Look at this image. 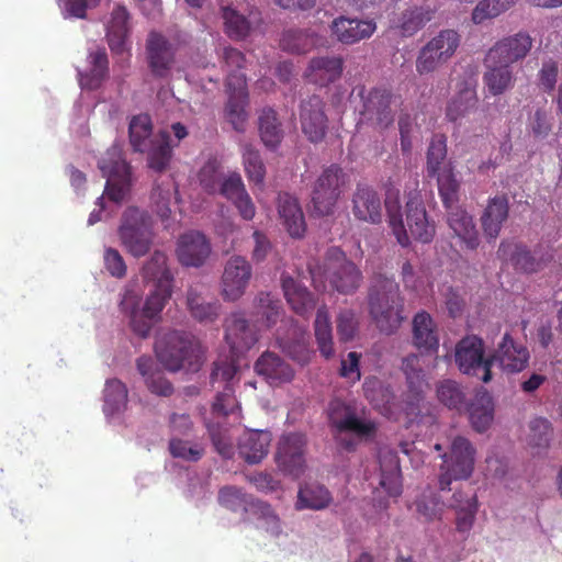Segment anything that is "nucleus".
Instances as JSON below:
<instances>
[{"instance_id":"22","label":"nucleus","mask_w":562,"mask_h":562,"mask_svg":"<svg viewBox=\"0 0 562 562\" xmlns=\"http://www.w3.org/2000/svg\"><path fill=\"white\" fill-rule=\"evenodd\" d=\"M210 255V241L201 232L191 231L179 237L177 256L181 265L199 268Z\"/></svg>"},{"instance_id":"31","label":"nucleus","mask_w":562,"mask_h":562,"mask_svg":"<svg viewBox=\"0 0 562 562\" xmlns=\"http://www.w3.org/2000/svg\"><path fill=\"white\" fill-rule=\"evenodd\" d=\"M508 214L509 202L505 195H498L490 200L481 216L483 234L490 241L498 237L502 225L507 221Z\"/></svg>"},{"instance_id":"12","label":"nucleus","mask_w":562,"mask_h":562,"mask_svg":"<svg viewBox=\"0 0 562 562\" xmlns=\"http://www.w3.org/2000/svg\"><path fill=\"white\" fill-rule=\"evenodd\" d=\"M497 256L508 261L520 273L532 274L543 270L552 260L553 251L550 246L541 243L529 248L521 243L503 240L499 244Z\"/></svg>"},{"instance_id":"1","label":"nucleus","mask_w":562,"mask_h":562,"mask_svg":"<svg viewBox=\"0 0 562 562\" xmlns=\"http://www.w3.org/2000/svg\"><path fill=\"white\" fill-rule=\"evenodd\" d=\"M142 276L148 289L145 302H142L136 291L127 290L121 301V307L128 313L133 331L146 338L171 295L172 274L167 267L166 255L156 250L143 266Z\"/></svg>"},{"instance_id":"27","label":"nucleus","mask_w":562,"mask_h":562,"mask_svg":"<svg viewBox=\"0 0 562 562\" xmlns=\"http://www.w3.org/2000/svg\"><path fill=\"white\" fill-rule=\"evenodd\" d=\"M380 465V486L389 496L397 497L402 493L401 467L397 452L382 447L378 453Z\"/></svg>"},{"instance_id":"7","label":"nucleus","mask_w":562,"mask_h":562,"mask_svg":"<svg viewBox=\"0 0 562 562\" xmlns=\"http://www.w3.org/2000/svg\"><path fill=\"white\" fill-rule=\"evenodd\" d=\"M128 132L133 149L138 153L148 151V167L156 172L167 170L172 154L169 133L160 132L149 139L151 121L147 114L134 116L130 123Z\"/></svg>"},{"instance_id":"19","label":"nucleus","mask_w":562,"mask_h":562,"mask_svg":"<svg viewBox=\"0 0 562 562\" xmlns=\"http://www.w3.org/2000/svg\"><path fill=\"white\" fill-rule=\"evenodd\" d=\"M532 47V38L528 33L519 32L504 37L490 48L485 63L509 66L527 56Z\"/></svg>"},{"instance_id":"21","label":"nucleus","mask_w":562,"mask_h":562,"mask_svg":"<svg viewBox=\"0 0 562 562\" xmlns=\"http://www.w3.org/2000/svg\"><path fill=\"white\" fill-rule=\"evenodd\" d=\"M300 120L302 131L311 142L318 143L324 138L327 130V116L319 97L310 95L302 100Z\"/></svg>"},{"instance_id":"60","label":"nucleus","mask_w":562,"mask_h":562,"mask_svg":"<svg viewBox=\"0 0 562 562\" xmlns=\"http://www.w3.org/2000/svg\"><path fill=\"white\" fill-rule=\"evenodd\" d=\"M209 435L215 450L226 459L232 458L234 453V439L228 428L220 424L207 425Z\"/></svg>"},{"instance_id":"52","label":"nucleus","mask_w":562,"mask_h":562,"mask_svg":"<svg viewBox=\"0 0 562 562\" xmlns=\"http://www.w3.org/2000/svg\"><path fill=\"white\" fill-rule=\"evenodd\" d=\"M518 0H481L472 11V22L482 24L501 15L513 7Z\"/></svg>"},{"instance_id":"17","label":"nucleus","mask_w":562,"mask_h":562,"mask_svg":"<svg viewBox=\"0 0 562 562\" xmlns=\"http://www.w3.org/2000/svg\"><path fill=\"white\" fill-rule=\"evenodd\" d=\"M392 93L385 89H373L363 97L361 120L378 130H385L394 121Z\"/></svg>"},{"instance_id":"29","label":"nucleus","mask_w":562,"mask_h":562,"mask_svg":"<svg viewBox=\"0 0 562 562\" xmlns=\"http://www.w3.org/2000/svg\"><path fill=\"white\" fill-rule=\"evenodd\" d=\"M278 212L289 235L293 238H302L306 231V224L297 200L288 193L279 194Z\"/></svg>"},{"instance_id":"9","label":"nucleus","mask_w":562,"mask_h":562,"mask_svg":"<svg viewBox=\"0 0 562 562\" xmlns=\"http://www.w3.org/2000/svg\"><path fill=\"white\" fill-rule=\"evenodd\" d=\"M348 182V175L338 165L325 168L314 182L311 192V215L316 217L331 215Z\"/></svg>"},{"instance_id":"6","label":"nucleus","mask_w":562,"mask_h":562,"mask_svg":"<svg viewBox=\"0 0 562 562\" xmlns=\"http://www.w3.org/2000/svg\"><path fill=\"white\" fill-rule=\"evenodd\" d=\"M308 272L315 285L325 278L333 290L344 295L356 293L363 279L360 269L338 248L327 251L324 265L310 263Z\"/></svg>"},{"instance_id":"8","label":"nucleus","mask_w":562,"mask_h":562,"mask_svg":"<svg viewBox=\"0 0 562 562\" xmlns=\"http://www.w3.org/2000/svg\"><path fill=\"white\" fill-rule=\"evenodd\" d=\"M119 237L125 249L134 257L146 255L155 238L151 216L136 206L127 207L119 226Z\"/></svg>"},{"instance_id":"46","label":"nucleus","mask_w":562,"mask_h":562,"mask_svg":"<svg viewBox=\"0 0 562 562\" xmlns=\"http://www.w3.org/2000/svg\"><path fill=\"white\" fill-rule=\"evenodd\" d=\"M315 45V34L302 29L285 30L280 38L281 48L292 54H305Z\"/></svg>"},{"instance_id":"53","label":"nucleus","mask_w":562,"mask_h":562,"mask_svg":"<svg viewBox=\"0 0 562 562\" xmlns=\"http://www.w3.org/2000/svg\"><path fill=\"white\" fill-rule=\"evenodd\" d=\"M436 177L438 190L445 207L447 209L458 205L459 182L454 178L452 168L450 166H443L442 170L436 175Z\"/></svg>"},{"instance_id":"13","label":"nucleus","mask_w":562,"mask_h":562,"mask_svg":"<svg viewBox=\"0 0 562 562\" xmlns=\"http://www.w3.org/2000/svg\"><path fill=\"white\" fill-rule=\"evenodd\" d=\"M99 168L106 178L104 193L111 201L121 203L128 194L132 184L131 167L122 157L121 147L112 146L99 160Z\"/></svg>"},{"instance_id":"32","label":"nucleus","mask_w":562,"mask_h":562,"mask_svg":"<svg viewBox=\"0 0 562 562\" xmlns=\"http://www.w3.org/2000/svg\"><path fill=\"white\" fill-rule=\"evenodd\" d=\"M342 64V58L339 56L314 57L310 60L306 77L311 82L327 86L340 78Z\"/></svg>"},{"instance_id":"43","label":"nucleus","mask_w":562,"mask_h":562,"mask_svg":"<svg viewBox=\"0 0 562 562\" xmlns=\"http://www.w3.org/2000/svg\"><path fill=\"white\" fill-rule=\"evenodd\" d=\"M222 16L226 33L234 40H243L248 36L252 25L259 21L257 13H251L247 18L231 7L222 8Z\"/></svg>"},{"instance_id":"40","label":"nucleus","mask_w":562,"mask_h":562,"mask_svg":"<svg viewBox=\"0 0 562 562\" xmlns=\"http://www.w3.org/2000/svg\"><path fill=\"white\" fill-rule=\"evenodd\" d=\"M446 210L449 227L470 249H475L479 245V238L472 217L459 205Z\"/></svg>"},{"instance_id":"44","label":"nucleus","mask_w":562,"mask_h":562,"mask_svg":"<svg viewBox=\"0 0 562 562\" xmlns=\"http://www.w3.org/2000/svg\"><path fill=\"white\" fill-rule=\"evenodd\" d=\"M331 499L329 491L324 485L308 483L300 487L295 507L297 509L321 510L326 508Z\"/></svg>"},{"instance_id":"59","label":"nucleus","mask_w":562,"mask_h":562,"mask_svg":"<svg viewBox=\"0 0 562 562\" xmlns=\"http://www.w3.org/2000/svg\"><path fill=\"white\" fill-rule=\"evenodd\" d=\"M337 335L341 341H351L359 331V318L351 308H341L336 316Z\"/></svg>"},{"instance_id":"35","label":"nucleus","mask_w":562,"mask_h":562,"mask_svg":"<svg viewBox=\"0 0 562 562\" xmlns=\"http://www.w3.org/2000/svg\"><path fill=\"white\" fill-rule=\"evenodd\" d=\"M282 289L291 308L301 316H307L315 307L313 294L305 285L290 276H282Z\"/></svg>"},{"instance_id":"33","label":"nucleus","mask_w":562,"mask_h":562,"mask_svg":"<svg viewBox=\"0 0 562 562\" xmlns=\"http://www.w3.org/2000/svg\"><path fill=\"white\" fill-rule=\"evenodd\" d=\"M375 30L372 21L339 16L331 23L333 34L344 44H353L370 37Z\"/></svg>"},{"instance_id":"5","label":"nucleus","mask_w":562,"mask_h":562,"mask_svg":"<svg viewBox=\"0 0 562 562\" xmlns=\"http://www.w3.org/2000/svg\"><path fill=\"white\" fill-rule=\"evenodd\" d=\"M156 356L170 372H198L204 361L200 341L190 333L169 330L156 342Z\"/></svg>"},{"instance_id":"56","label":"nucleus","mask_w":562,"mask_h":562,"mask_svg":"<svg viewBox=\"0 0 562 562\" xmlns=\"http://www.w3.org/2000/svg\"><path fill=\"white\" fill-rule=\"evenodd\" d=\"M243 159L248 178L256 183L265 179L266 167L259 150L249 143L243 145Z\"/></svg>"},{"instance_id":"42","label":"nucleus","mask_w":562,"mask_h":562,"mask_svg":"<svg viewBox=\"0 0 562 562\" xmlns=\"http://www.w3.org/2000/svg\"><path fill=\"white\" fill-rule=\"evenodd\" d=\"M445 506L453 508L457 513V529L460 532L468 531L472 527L476 513L474 494L456 491L449 498L445 497Z\"/></svg>"},{"instance_id":"41","label":"nucleus","mask_w":562,"mask_h":562,"mask_svg":"<svg viewBox=\"0 0 562 562\" xmlns=\"http://www.w3.org/2000/svg\"><path fill=\"white\" fill-rule=\"evenodd\" d=\"M258 131L263 145L274 150L284 137V130L278 113L272 108H263L258 116Z\"/></svg>"},{"instance_id":"37","label":"nucleus","mask_w":562,"mask_h":562,"mask_svg":"<svg viewBox=\"0 0 562 562\" xmlns=\"http://www.w3.org/2000/svg\"><path fill=\"white\" fill-rule=\"evenodd\" d=\"M147 56L153 74L159 77L166 74L173 59L170 43L157 33L149 34L147 40Z\"/></svg>"},{"instance_id":"36","label":"nucleus","mask_w":562,"mask_h":562,"mask_svg":"<svg viewBox=\"0 0 562 562\" xmlns=\"http://www.w3.org/2000/svg\"><path fill=\"white\" fill-rule=\"evenodd\" d=\"M271 442L268 431H246L239 439L238 453L249 464H257L267 456Z\"/></svg>"},{"instance_id":"62","label":"nucleus","mask_w":562,"mask_h":562,"mask_svg":"<svg viewBox=\"0 0 562 562\" xmlns=\"http://www.w3.org/2000/svg\"><path fill=\"white\" fill-rule=\"evenodd\" d=\"M223 179L224 173L216 161L206 162L199 172L200 184L207 193L211 194L217 193Z\"/></svg>"},{"instance_id":"45","label":"nucleus","mask_w":562,"mask_h":562,"mask_svg":"<svg viewBox=\"0 0 562 562\" xmlns=\"http://www.w3.org/2000/svg\"><path fill=\"white\" fill-rule=\"evenodd\" d=\"M90 69L86 72H79L80 85L82 88L94 90L108 76V56L105 49L99 48L89 55Z\"/></svg>"},{"instance_id":"10","label":"nucleus","mask_w":562,"mask_h":562,"mask_svg":"<svg viewBox=\"0 0 562 562\" xmlns=\"http://www.w3.org/2000/svg\"><path fill=\"white\" fill-rule=\"evenodd\" d=\"M475 448L462 436L453 438L448 452L441 454L442 463L438 479L441 493L450 492L453 480H467L475 464Z\"/></svg>"},{"instance_id":"58","label":"nucleus","mask_w":562,"mask_h":562,"mask_svg":"<svg viewBox=\"0 0 562 562\" xmlns=\"http://www.w3.org/2000/svg\"><path fill=\"white\" fill-rule=\"evenodd\" d=\"M362 389L366 398L376 407L389 404L394 397L390 387L375 376L367 378Z\"/></svg>"},{"instance_id":"16","label":"nucleus","mask_w":562,"mask_h":562,"mask_svg":"<svg viewBox=\"0 0 562 562\" xmlns=\"http://www.w3.org/2000/svg\"><path fill=\"white\" fill-rule=\"evenodd\" d=\"M252 267L243 256H232L225 263L222 276V294L227 301L241 297L250 282Z\"/></svg>"},{"instance_id":"26","label":"nucleus","mask_w":562,"mask_h":562,"mask_svg":"<svg viewBox=\"0 0 562 562\" xmlns=\"http://www.w3.org/2000/svg\"><path fill=\"white\" fill-rule=\"evenodd\" d=\"M412 344L422 355L436 353L439 348L437 325L426 312H419L413 318Z\"/></svg>"},{"instance_id":"55","label":"nucleus","mask_w":562,"mask_h":562,"mask_svg":"<svg viewBox=\"0 0 562 562\" xmlns=\"http://www.w3.org/2000/svg\"><path fill=\"white\" fill-rule=\"evenodd\" d=\"M127 390L125 385L116 380H108L104 389V412L106 415L120 412L125 407Z\"/></svg>"},{"instance_id":"2","label":"nucleus","mask_w":562,"mask_h":562,"mask_svg":"<svg viewBox=\"0 0 562 562\" xmlns=\"http://www.w3.org/2000/svg\"><path fill=\"white\" fill-rule=\"evenodd\" d=\"M369 314L376 328L384 335H393L404 321L403 297L398 284L391 278L376 274L368 288Z\"/></svg>"},{"instance_id":"50","label":"nucleus","mask_w":562,"mask_h":562,"mask_svg":"<svg viewBox=\"0 0 562 562\" xmlns=\"http://www.w3.org/2000/svg\"><path fill=\"white\" fill-rule=\"evenodd\" d=\"M437 397L445 406L458 412L465 408V393L461 385L452 380H443L437 385Z\"/></svg>"},{"instance_id":"61","label":"nucleus","mask_w":562,"mask_h":562,"mask_svg":"<svg viewBox=\"0 0 562 562\" xmlns=\"http://www.w3.org/2000/svg\"><path fill=\"white\" fill-rule=\"evenodd\" d=\"M172 189L173 186L171 181H168L166 184H156L150 194L151 207L162 220L168 218L171 213Z\"/></svg>"},{"instance_id":"34","label":"nucleus","mask_w":562,"mask_h":562,"mask_svg":"<svg viewBox=\"0 0 562 562\" xmlns=\"http://www.w3.org/2000/svg\"><path fill=\"white\" fill-rule=\"evenodd\" d=\"M470 423L477 432L485 431L494 419V403L491 394L480 389L470 404H465Z\"/></svg>"},{"instance_id":"25","label":"nucleus","mask_w":562,"mask_h":562,"mask_svg":"<svg viewBox=\"0 0 562 562\" xmlns=\"http://www.w3.org/2000/svg\"><path fill=\"white\" fill-rule=\"evenodd\" d=\"M352 214L363 222L378 224L382 220V203L375 190L359 183L352 194Z\"/></svg>"},{"instance_id":"63","label":"nucleus","mask_w":562,"mask_h":562,"mask_svg":"<svg viewBox=\"0 0 562 562\" xmlns=\"http://www.w3.org/2000/svg\"><path fill=\"white\" fill-rule=\"evenodd\" d=\"M529 442L536 447H547L552 437V427L548 419L536 417L529 423Z\"/></svg>"},{"instance_id":"20","label":"nucleus","mask_w":562,"mask_h":562,"mask_svg":"<svg viewBox=\"0 0 562 562\" xmlns=\"http://www.w3.org/2000/svg\"><path fill=\"white\" fill-rule=\"evenodd\" d=\"M529 360V351L522 345L514 342L509 334L503 336L495 352L488 358L491 369L498 366L499 369L507 373H516L522 371Z\"/></svg>"},{"instance_id":"30","label":"nucleus","mask_w":562,"mask_h":562,"mask_svg":"<svg viewBox=\"0 0 562 562\" xmlns=\"http://www.w3.org/2000/svg\"><path fill=\"white\" fill-rule=\"evenodd\" d=\"M204 285H191L187 291V307L191 316L200 323H213L218 317V304L207 300Z\"/></svg>"},{"instance_id":"11","label":"nucleus","mask_w":562,"mask_h":562,"mask_svg":"<svg viewBox=\"0 0 562 562\" xmlns=\"http://www.w3.org/2000/svg\"><path fill=\"white\" fill-rule=\"evenodd\" d=\"M239 382V370L226 358L213 362L210 385L216 392L212 411L218 416H227L239 408L235 396V385Z\"/></svg>"},{"instance_id":"3","label":"nucleus","mask_w":562,"mask_h":562,"mask_svg":"<svg viewBox=\"0 0 562 562\" xmlns=\"http://www.w3.org/2000/svg\"><path fill=\"white\" fill-rule=\"evenodd\" d=\"M385 209L393 233L398 244L403 247L409 244L408 232L413 238L422 243H429L434 238L435 224L430 222L427 216L424 199L419 191L414 190L407 193L405 215L408 231L405 228L397 198L392 199L387 196L385 200Z\"/></svg>"},{"instance_id":"4","label":"nucleus","mask_w":562,"mask_h":562,"mask_svg":"<svg viewBox=\"0 0 562 562\" xmlns=\"http://www.w3.org/2000/svg\"><path fill=\"white\" fill-rule=\"evenodd\" d=\"M327 417L338 447L347 452L355 451L360 440L375 436V423L361 416L358 407L351 403L339 398L330 401Z\"/></svg>"},{"instance_id":"14","label":"nucleus","mask_w":562,"mask_h":562,"mask_svg":"<svg viewBox=\"0 0 562 562\" xmlns=\"http://www.w3.org/2000/svg\"><path fill=\"white\" fill-rule=\"evenodd\" d=\"M461 37L454 30H442L418 52L416 71L419 75L432 72L445 65L456 53Z\"/></svg>"},{"instance_id":"51","label":"nucleus","mask_w":562,"mask_h":562,"mask_svg":"<svg viewBox=\"0 0 562 562\" xmlns=\"http://www.w3.org/2000/svg\"><path fill=\"white\" fill-rule=\"evenodd\" d=\"M314 327L315 337L322 355L326 358L330 357L334 353L331 323L325 307L317 310Z\"/></svg>"},{"instance_id":"54","label":"nucleus","mask_w":562,"mask_h":562,"mask_svg":"<svg viewBox=\"0 0 562 562\" xmlns=\"http://www.w3.org/2000/svg\"><path fill=\"white\" fill-rule=\"evenodd\" d=\"M255 308L257 315L266 323L268 327L274 325L282 314V304L280 300L270 293L260 292L255 297Z\"/></svg>"},{"instance_id":"57","label":"nucleus","mask_w":562,"mask_h":562,"mask_svg":"<svg viewBox=\"0 0 562 562\" xmlns=\"http://www.w3.org/2000/svg\"><path fill=\"white\" fill-rule=\"evenodd\" d=\"M447 156L446 138L442 135H436L431 138L427 150V173L429 177L438 175L445 164Z\"/></svg>"},{"instance_id":"38","label":"nucleus","mask_w":562,"mask_h":562,"mask_svg":"<svg viewBox=\"0 0 562 562\" xmlns=\"http://www.w3.org/2000/svg\"><path fill=\"white\" fill-rule=\"evenodd\" d=\"M477 110V97L471 83L463 81L457 94L447 105L446 115L449 121L458 122Z\"/></svg>"},{"instance_id":"39","label":"nucleus","mask_w":562,"mask_h":562,"mask_svg":"<svg viewBox=\"0 0 562 562\" xmlns=\"http://www.w3.org/2000/svg\"><path fill=\"white\" fill-rule=\"evenodd\" d=\"M130 14L125 7L117 4L108 24L106 37L112 52L121 54L126 49V40L130 32Z\"/></svg>"},{"instance_id":"15","label":"nucleus","mask_w":562,"mask_h":562,"mask_svg":"<svg viewBox=\"0 0 562 562\" xmlns=\"http://www.w3.org/2000/svg\"><path fill=\"white\" fill-rule=\"evenodd\" d=\"M483 356V341L476 336H467L456 346L454 360L459 370L468 375L479 376L482 373L480 379L487 383L492 380V371L488 358Z\"/></svg>"},{"instance_id":"49","label":"nucleus","mask_w":562,"mask_h":562,"mask_svg":"<svg viewBox=\"0 0 562 562\" xmlns=\"http://www.w3.org/2000/svg\"><path fill=\"white\" fill-rule=\"evenodd\" d=\"M487 70L484 74V81L494 95L504 93L513 86V71L509 66L485 63Z\"/></svg>"},{"instance_id":"48","label":"nucleus","mask_w":562,"mask_h":562,"mask_svg":"<svg viewBox=\"0 0 562 562\" xmlns=\"http://www.w3.org/2000/svg\"><path fill=\"white\" fill-rule=\"evenodd\" d=\"M432 14L428 7L408 8L401 13L397 27L404 36H412L432 19Z\"/></svg>"},{"instance_id":"28","label":"nucleus","mask_w":562,"mask_h":562,"mask_svg":"<svg viewBox=\"0 0 562 562\" xmlns=\"http://www.w3.org/2000/svg\"><path fill=\"white\" fill-rule=\"evenodd\" d=\"M255 370L271 385L290 382L294 376L292 367L272 351H266L258 358Z\"/></svg>"},{"instance_id":"64","label":"nucleus","mask_w":562,"mask_h":562,"mask_svg":"<svg viewBox=\"0 0 562 562\" xmlns=\"http://www.w3.org/2000/svg\"><path fill=\"white\" fill-rule=\"evenodd\" d=\"M445 496L442 494H424L420 499L417 501V512L422 514L426 519L430 520L436 518L445 506Z\"/></svg>"},{"instance_id":"23","label":"nucleus","mask_w":562,"mask_h":562,"mask_svg":"<svg viewBox=\"0 0 562 562\" xmlns=\"http://www.w3.org/2000/svg\"><path fill=\"white\" fill-rule=\"evenodd\" d=\"M225 339L235 356L249 350L257 341V334L243 314L234 313L225 321Z\"/></svg>"},{"instance_id":"24","label":"nucleus","mask_w":562,"mask_h":562,"mask_svg":"<svg viewBox=\"0 0 562 562\" xmlns=\"http://www.w3.org/2000/svg\"><path fill=\"white\" fill-rule=\"evenodd\" d=\"M277 342L281 350L301 366L310 361L308 335L303 327L292 323L286 330L277 331Z\"/></svg>"},{"instance_id":"47","label":"nucleus","mask_w":562,"mask_h":562,"mask_svg":"<svg viewBox=\"0 0 562 562\" xmlns=\"http://www.w3.org/2000/svg\"><path fill=\"white\" fill-rule=\"evenodd\" d=\"M424 356L420 351L419 353L412 352L404 357L401 363V370L405 375L408 389L416 394L422 392L424 385H426L423 367Z\"/></svg>"},{"instance_id":"18","label":"nucleus","mask_w":562,"mask_h":562,"mask_svg":"<svg viewBox=\"0 0 562 562\" xmlns=\"http://www.w3.org/2000/svg\"><path fill=\"white\" fill-rule=\"evenodd\" d=\"M305 443V437L302 434H290L279 441L276 460L281 471L293 477L303 473Z\"/></svg>"}]
</instances>
